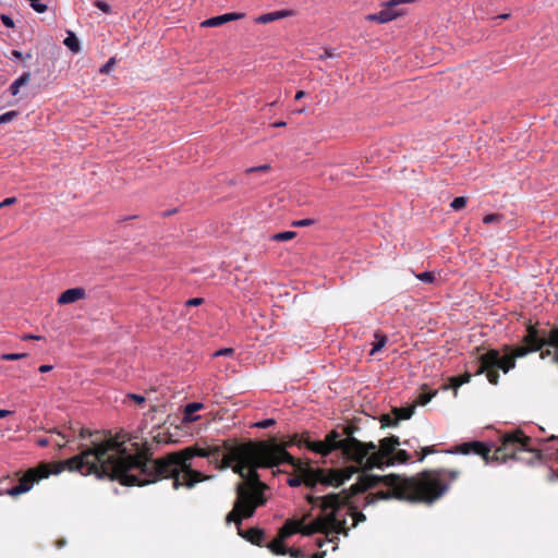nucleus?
<instances>
[{"label":"nucleus","instance_id":"obj_42","mask_svg":"<svg viewBox=\"0 0 558 558\" xmlns=\"http://www.w3.org/2000/svg\"><path fill=\"white\" fill-rule=\"evenodd\" d=\"M204 300L202 298H193L186 301V306H198L203 304Z\"/></svg>","mask_w":558,"mask_h":558},{"label":"nucleus","instance_id":"obj_9","mask_svg":"<svg viewBox=\"0 0 558 558\" xmlns=\"http://www.w3.org/2000/svg\"><path fill=\"white\" fill-rule=\"evenodd\" d=\"M450 453H461V454H476L482 457L486 463L489 462H500V460L494 459V450L487 444L478 440H473L469 442H463L453 449L449 450Z\"/></svg>","mask_w":558,"mask_h":558},{"label":"nucleus","instance_id":"obj_26","mask_svg":"<svg viewBox=\"0 0 558 558\" xmlns=\"http://www.w3.org/2000/svg\"><path fill=\"white\" fill-rule=\"evenodd\" d=\"M26 353H3L0 355V360L3 361H16L26 357Z\"/></svg>","mask_w":558,"mask_h":558},{"label":"nucleus","instance_id":"obj_32","mask_svg":"<svg viewBox=\"0 0 558 558\" xmlns=\"http://www.w3.org/2000/svg\"><path fill=\"white\" fill-rule=\"evenodd\" d=\"M276 424V420L275 418H266V420H263V421H259L257 423L254 424V426L258 427V428H267L269 426H272Z\"/></svg>","mask_w":558,"mask_h":558},{"label":"nucleus","instance_id":"obj_63","mask_svg":"<svg viewBox=\"0 0 558 558\" xmlns=\"http://www.w3.org/2000/svg\"><path fill=\"white\" fill-rule=\"evenodd\" d=\"M415 456H416V459L418 460V457H421V450L420 451H415Z\"/></svg>","mask_w":558,"mask_h":558},{"label":"nucleus","instance_id":"obj_29","mask_svg":"<svg viewBox=\"0 0 558 558\" xmlns=\"http://www.w3.org/2000/svg\"><path fill=\"white\" fill-rule=\"evenodd\" d=\"M437 452L434 446H427L421 448V457H418V461L422 462L428 454Z\"/></svg>","mask_w":558,"mask_h":558},{"label":"nucleus","instance_id":"obj_24","mask_svg":"<svg viewBox=\"0 0 558 558\" xmlns=\"http://www.w3.org/2000/svg\"><path fill=\"white\" fill-rule=\"evenodd\" d=\"M416 278L425 283H433L436 279L435 274L432 271H424L415 275Z\"/></svg>","mask_w":558,"mask_h":558},{"label":"nucleus","instance_id":"obj_1","mask_svg":"<svg viewBox=\"0 0 558 558\" xmlns=\"http://www.w3.org/2000/svg\"><path fill=\"white\" fill-rule=\"evenodd\" d=\"M195 457L205 458L218 470L232 468L239 474L243 483L236 487V500L233 509L228 513L227 523L235 522L239 534L252 544L263 546L266 541L264 531L251 527L243 532L241 520L254 514L257 506L266 501L264 485L258 477L257 469H271L274 475L279 472V444L275 438L270 440L240 442L231 445L192 446L181 451L172 452L160 459H149L146 466L147 484L156 482L160 477L173 480L172 487L180 486L192 488L205 476L193 469Z\"/></svg>","mask_w":558,"mask_h":558},{"label":"nucleus","instance_id":"obj_59","mask_svg":"<svg viewBox=\"0 0 558 558\" xmlns=\"http://www.w3.org/2000/svg\"><path fill=\"white\" fill-rule=\"evenodd\" d=\"M271 239H272L274 241H279V240H280L279 233H275V234H272V235H271Z\"/></svg>","mask_w":558,"mask_h":558},{"label":"nucleus","instance_id":"obj_25","mask_svg":"<svg viewBox=\"0 0 558 558\" xmlns=\"http://www.w3.org/2000/svg\"><path fill=\"white\" fill-rule=\"evenodd\" d=\"M17 114V111L14 110L0 114V124H5L13 121Z\"/></svg>","mask_w":558,"mask_h":558},{"label":"nucleus","instance_id":"obj_16","mask_svg":"<svg viewBox=\"0 0 558 558\" xmlns=\"http://www.w3.org/2000/svg\"><path fill=\"white\" fill-rule=\"evenodd\" d=\"M63 44L74 53H77L81 50L80 40L71 31L68 32V36L63 40Z\"/></svg>","mask_w":558,"mask_h":558},{"label":"nucleus","instance_id":"obj_30","mask_svg":"<svg viewBox=\"0 0 558 558\" xmlns=\"http://www.w3.org/2000/svg\"><path fill=\"white\" fill-rule=\"evenodd\" d=\"M234 354V350L231 349V348H225V349H220L216 352L213 353V356L214 357H218V356H232Z\"/></svg>","mask_w":558,"mask_h":558},{"label":"nucleus","instance_id":"obj_41","mask_svg":"<svg viewBox=\"0 0 558 558\" xmlns=\"http://www.w3.org/2000/svg\"><path fill=\"white\" fill-rule=\"evenodd\" d=\"M296 233L294 231H281V242L290 241L295 238Z\"/></svg>","mask_w":558,"mask_h":558},{"label":"nucleus","instance_id":"obj_58","mask_svg":"<svg viewBox=\"0 0 558 558\" xmlns=\"http://www.w3.org/2000/svg\"><path fill=\"white\" fill-rule=\"evenodd\" d=\"M325 553H316L312 558H324Z\"/></svg>","mask_w":558,"mask_h":558},{"label":"nucleus","instance_id":"obj_45","mask_svg":"<svg viewBox=\"0 0 558 558\" xmlns=\"http://www.w3.org/2000/svg\"><path fill=\"white\" fill-rule=\"evenodd\" d=\"M51 442H52V439H50V438H46V437H45V438H39V439H37V445H38L39 447H47V446H48V445H50Z\"/></svg>","mask_w":558,"mask_h":558},{"label":"nucleus","instance_id":"obj_33","mask_svg":"<svg viewBox=\"0 0 558 558\" xmlns=\"http://www.w3.org/2000/svg\"><path fill=\"white\" fill-rule=\"evenodd\" d=\"M314 223L312 219H302V220H293L291 221V227H307Z\"/></svg>","mask_w":558,"mask_h":558},{"label":"nucleus","instance_id":"obj_40","mask_svg":"<svg viewBox=\"0 0 558 558\" xmlns=\"http://www.w3.org/2000/svg\"><path fill=\"white\" fill-rule=\"evenodd\" d=\"M96 7L105 13L111 12V7L105 1H97Z\"/></svg>","mask_w":558,"mask_h":558},{"label":"nucleus","instance_id":"obj_21","mask_svg":"<svg viewBox=\"0 0 558 558\" xmlns=\"http://www.w3.org/2000/svg\"><path fill=\"white\" fill-rule=\"evenodd\" d=\"M375 339H376V341L373 343V348L371 351L372 355L375 354L376 352L380 351L387 342V337L379 332L375 333Z\"/></svg>","mask_w":558,"mask_h":558},{"label":"nucleus","instance_id":"obj_15","mask_svg":"<svg viewBox=\"0 0 558 558\" xmlns=\"http://www.w3.org/2000/svg\"><path fill=\"white\" fill-rule=\"evenodd\" d=\"M31 74L28 72L23 73L19 78H16L10 85V93L12 96H16L20 92V88L26 85L29 82Z\"/></svg>","mask_w":558,"mask_h":558},{"label":"nucleus","instance_id":"obj_54","mask_svg":"<svg viewBox=\"0 0 558 558\" xmlns=\"http://www.w3.org/2000/svg\"><path fill=\"white\" fill-rule=\"evenodd\" d=\"M52 442L58 447L59 450L65 447V444H61V440H52Z\"/></svg>","mask_w":558,"mask_h":558},{"label":"nucleus","instance_id":"obj_22","mask_svg":"<svg viewBox=\"0 0 558 558\" xmlns=\"http://www.w3.org/2000/svg\"><path fill=\"white\" fill-rule=\"evenodd\" d=\"M379 422H380L383 428L393 427V426H397L399 423L398 418L395 417L392 412L389 414H383L379 418Z\"/></svg>","mask_w":558,"mask_h":558},{"label":"nucleus","instance_id":"obj_2","mask_svg":"<svg viewBox=\"0 0 558 558\" xmlns=\"http://www.w3.org/2000/svg\"><path fill=\"white\" fill-rule=\"evenodd\" d=\"M324 441L330 451L340 449L343 456L355 462L363 469L356 483L350 487L349 500L352 496L367 492L368 489L383 487L376 493H369L365 497V505H372L379 500H400L411 504H433L440 499L448 490L450 483L460 476L459 470L430 469L417 473L414 476L400 474L375 475L367 471L384 469L396 464L410 462L411 456L404 449H398L400 439L391 435L379 440V445L373 441L363 442L356 438H341L337 430L326 435Z\"/></svg>","mask_w":558,"mask_h":558},{"label":"nucleus","instance_id":"obj_17","mask_svg":"<svg viewBox=\"0 0 558 558\" xmlns=\"http://www.w3.org/2000/svg\"><path fill=\"white\" fill-rule=\"evenodd\" d=\"M204 408V404L203 403H199V402H191V403H187L185 405V410H184V418L186 421H196L197 420V416H193V414L197 411H199L201 409Z\"/></svg>","mask_w":558,"mask_h":558},{"label":"nucleus","instance_id":"obj_50","mask_svg":"<svg viewBox=\"0 0 558 558\" xmlns=\"http://www.w3.org/2000/svg\"><path fill=\"white\" fill-rule=\"evenodd\" d=\"M31 339H32V340H40V339H41V337H40V336H35V335H25V336L23 337V340H31Z\"/></svg>","mask_w":558,"mask_h":558},{"label":"nucleus","instance_id":"obj_19","mask_svg":"<svg viewBox=\"0 0 558 558\" xmlns=\"http://www.w3.org/2000/svg\"><path fill=\"white\" fill-rule=\"evenodd\" d=\"M279 20V11L262 14L257 16L254 22L257 24H266Z\"/></svg>","mask_w":558,"mask_h":558},{"label":"nucleus","instance_id":"obj_28","mask_svg":"<svg viewBox=\"0 0 558 558\" xmlns=\"http://www.w3.org/2000/svg\"><path fill=\"white\" fill-rule=\"evenodd\" d=\"M267 547L274 555H279V534H277L272 541L267 544Z\"/></svg>","mask_w":558,"mask_h":558},{"label":"nucleus","instance_id":"obj_27","mask_svg":"<svg viewBox=\"0 0 558 558\" xmlns=\"http://www.w3.org/2000/svg\"><path fill=\"white\" fill-rule=\"evenodd\" d=\"M31 7L38 13H44L47 11V5L41 3L39 0H27Z\"/></svg>","mask_w":558,"mask_h":558},{"label":"nucleus","instance_id":"obj_48","mask_svg":"<svg viewBox=\"0 0 558 558\" xmlns=\"http://www.w3.org/2000/svg\"><path fill=\"white\" fill-rule=\"evenodd\" d=\"M52 368H53L52 365H41L38 371L40 373H47V372H50Z\"/></svg>","mask_w":558,"mask_h":558},{"label":"nucleus","instance_id":"obj_61","mask_svg":"<svg viewBox=\"0 0 558 558\" xmlns=\"http://www.w3.org/2000/svg\"><path fill=\"white\" fill-rule=\"evenodd\" d=\"M403 445H405L408 447H412V444H411V441L409 439L404 440Z\"/></svg>","mask_w":558,"mask_h":558},{"label":"nucleus","instance_id":"obj_49","mask_svg":"<svg viewBox=\"0 0 558 558\" xmlns=\"http://www.w3.org/2000/svg\"><path fill=\"white\" fill-rule=\"evenodd\" d=\"M130 397L135 400L137 403H142L145 401V398L140 395H130Z\"/></svg>","mask_w":558,"mask_h":558},{"label":"nucleus","instance_id":"obj_39","mask_svg":"<svg viewBox=\"0 0 558 558\" xmlns=\"http://www.w3.org/2000/svg\"><path fill=\"white\" fill-rule=\"evenodd\" d=\"M73 432L74 430L72 428H68L64 432H59L58 436H60L62 439H65L66 441H70L71 438L73 437Z\"/></svg>","mask_w":558,"mask_h":558},{"label":"nucleus","instance_id":"obj_31","mask_svg":"<svg viewBox=\"0 0 558 558\" xmlns=\"http://www.w3.org/2000/svg\"><path fill=\"white\" fill-rule=\"evenodd\" d=\"M501 215H498V214H489V215H486L483 219L484 223L488 225V223H493V222H499L501 221Z\"/></svg>","mask_w":558,"mask_h":558},{"label":"nucleus","instance_id":"obj_34","mask_svg":"<svg viewBox=\"0 0 558 558\" xmlns=\"http://www.w3.org/2000/svg\"><path fill=\"white\" fill-rule=\"evenodd\" d=\"M435 395H436V392H433V393H421L418 396V403L421 405L427 404Z\"/></svg>","mask_w":558,"mask_h":558},{"label":"nucleus","instance_id":"obj_20","mask_svg":"<svg viewBox=\"0 0 558 558\" xmlns=\"http://www.w3.org/2000/svg\"><path fill=\"white\" fill-rule=\"evenodd\" d=\"M350 514L353 519V527H355L360 522H363L366 520V517L364 513L356 510V507L350 506L347 513Z\"/></svg>","mask_w":558,"mask_h":558},{"label":"nucleus","instance_id":"obj_10","mask_svg":"<svg viewBox=\"0 0 558 558\" xmlns=\"http://www.w3.org/2000/svg\"><path fill=\"white\" fill-rule=\"evenodd\" d=\"M405 1L407 0H391L386 4V7L381 11H379L377 13L368 14L366 16V20H368L371 22H377V23L390 22V21L397 19L398 16L402 15V12L399 11L397 9V7L400 3H403Z\"/></svg>","mask_w":558,"mask_h":558},{"label":"nucleus","instance_id":"obj_56","mask_svg":"<svg viewBox=\"0 0 558 558\" xmlns=\"http://www.w3.org/2000/svg\"><path fill=\"white\" fill-rule=\"evenodd\" d=\"M304 95H305V93H304L303 90H299V92L295 94L294 98L298 100V99H301Z\"/></svg>","mask_w":558,"mask_h":558},{"label":"nucleus","instance_id":"obj_18","mask_svg":"<svg viewBox=\"0 0 558 558\" xmlns=\"http://www.w3.org/2000/svg\"><path fill=\"white\" fill-rule=\"evenodd\" d=\"M472 377V374L470 372H465L461 376L450 377V387L454 390L457 393V389L461 387L463 384H466L470 381Z\"/></svg>","mask_w":558,"mask_h":558},{"label":"nucleus","instance_id":"obj_37","mask_svg":"<svg viewBox=\"0 0 558 558\" xmlns=\"http://www.w3.org/2000/svg\"><path fill=\"white\" fill-rule=\"evenodd\" d=\"M269 169H270L269 165H263V166H259V167L248 168L246 170V173L251 174V173H254V172H265V171H268Z\"/></svg>","mask_w":558,"mask_h":558},{"label":"nucleus","instance_id":"obj_13","mask_svg":"<svg viewBox=\"0 0 558 558\" xmlns=\"http://www.w3.org/2000/svg\"><path fill=\"white\" fill-rule=\"evenodd\" d=\"M302 442H304L307 449L322 456H328L331 452L330 447H328L324 440L311 441L308 439H299L298 436L294 437L293 444L301 446Z\"/></svg>","mask_w":558,"mask_h":558},{"label":"nucleus","instance_id":"obj_47","mask_svg":"<svg viewBox=\"0 0 558 558\" xmlns=\"http://www.w3.org/2000/svg\"><path fill=\"white\" fill-rule=\"evenodd\" d=\"M89 436H92V433H90L88 429H84V428H82V429H81V432H80V438H83V439H84V438H87V437H89Z\"/></svg>","mask_w":558,"mask_h":558},{"label":"nucleus","instance_id":"obj_43","mask_svg":"<svg viewBox=\"0 0 558 558\" xmlns=\"http://www.w3.org/2000/svg\"><path fill=\"white\" fill-rule=\"evenodd\" d=\"M336 54L332 49H325L324 53L319 56V60H325L327 58H333Z\"/></svg>","mask_w":558,"mask_h":558},{"label":"nucleus","instance_id":"obj_53","mask_svg":"<svg viewBox=\"0 0 558 558\" xmlns=\"http://www.w3.org/2000/svg\"><path fill=\"white\" fill-rule=\"evenodd\" d=\"M292 15V11L281 10V19Z\"/></svg>","mask_w":558,"mask_h":558},{"label":"nucleus","instance_id":"obj_52","mask_svg":"<svg viewBox=\"0 0 558 558\" xmlns=\"http://www.w3.org/2000/svg\"><path fill=\"white\" fill-rule=\"evenodd\" d=\"M10 414H11V411L0 409V418L7 417Z\"/></svg>","mask_w":558,"mask_h":558},{"label":"nucleus","instance_id":"obj_62","mask_svg":"<svg viewBox=\"0 0 558 558\" xmlns=\"http://www.w3.org/2000/svg\"><path fill=\"white\" fill-rule=\"evenodd\" d=\"M57 545H58V547H62V546L64 545V541H60V542H58V544H57Z\"/></svg>","mask_w":558,"mask_h":558},{"label":"nucleus","instance_id":"obj_4","mask_svg":"<svg viewBox=\"0 0 558 558\" xmlns=\"http://www.w3.org/2000/svg\"><path fill=\"white\" fill-rule=\"evenodd\" d=\"M308 502L314 507H319L322 514L307 524L287 522L281 526V556L290 554L292 558H303L301 549H291L283 544V539L295 532L303 535H312L322 533L326 536L330 534L348 535L347 521L339 518L342 507L349 506V495L343 493L327 494L324 496H315L314 492L306 495Z\"/></svg>","mask_w":558,"mask_h":558},{"label":"nucleus","instance_id":"obj_3","mask_svg":"<svg viewBox=\"0 0 558 558\" xmlns=\"http://www.w3.org/2000/svg\"><path fill=\"white\" fill-rule=\"evenodd\" d=\"M133 449L125 446L124 441L106 439L102 442H93L92 448H86L80 454L56 463L54 470H29L19 484L9 490V495L17 496L27 493L41 478L50 473L59 474L64 470L77 471L82 475L94 474L98 478L108 477L119 481L122 485H146V466L148 458L140 452L136 444H131Z\"/></svg>","mask_w":558,"mask_h":558},{"label":"nucleus","instance_id":"obj_23","mask_svg":"<svg viewBox=\"0 0 558 558\" xmlns=\"http://www.w3.org/2000/svg\"><path fill=\"white\" fill-rule=\"evenodd\" d=\"M466 202H468L466 197H464V196H459V197H456V198L451 202L450 207H451L453 210H460V209H462V208H464V207H465Z\"/></svg>","mask_w":558,"mask_h":558},{"label":"nucleus","instance_id":"obj_8","mask_svg":"<svg viewBox=\"0 0 558 558\" xmlns=\"http://www.w3.org/2000/svg\"><path fill=\"white\" fill-rule=\"evenodd\" d=\"M524 345L529 347L532 352H537L545 345L558 348V327L546 330H538L535 325H527L526 333L522 338Z\"/></svg>","mask_w":558,"mask_h":558},{"label":"nucleus","instance_id":"obj_12","mask_svg":"<svg viewBox=\"0 0 558 558\" xmlns=\"http://www.w3.org/2000/svg\"><path fill=\"white\" fill-rule=\"evenodd\" d=\"M86 296L84 288H72L62 292L58 298L59 304H71L76 301L83 300Z\"/></svg>","mask_w":558,"mask_h":558},{"label":"nucleus","instance_id":"obj_60","mask_svg":"<svg viewBox=\"0 0 558 558\" xmlns=\"http://www.w3.org/2000/svg\"><path fill=\"white\" fill-rule=\"evenodd\" d=\"M324 541L322 538H317L316 544L318 547L323 546Z\"/></svg>","mask_w":558,"mask_h":558},{"label":"nucleus","instance_id":"obj_5","mask_svg":"<svg viewBox=\"0 0 558 558\" xmlns=\"http://www.w3.org/2000/svg\"><path fill=\"white\" fill-rule=\"evenodd\" d=\"M290 442L291 441H286L283 437H281V464L289 463L295 469V475L288 478V484L291 487H296L302 484L313 490L316 489L317 485L338 487L355 472L354 468H348L345 470L312 469L307 463L294 459L293 456L287 451L286 447Z\"/></svg>","mask_w":558,"mask_h":558},{"label":"nucleus","instance_id":"obj_51","mask_svg":"<svg viewBox=\"0 0 558 558\" xmlns=\"http://www.w3.org/2000/svg\"><path fill=\"white\" fill-rule=\"evenodd\" d=\"M12 58L14 59H21L23 57L22 52L20 50H13L11 52Z\"/></svg>","mask_w":558,"mask_h":558},{"label":"nucleus","instance_id":"obj_57","mask_svg":"<svg viewBox=\"0 0 558 558\" xmlns=\"http://www.w3.org/2000/svg\"><path fill=\"white\" fill-rule=\"evenodd\" d=\"M509 17H510L509 13H504V14H500L499 16H497V19H501V20H508Z\"/></svg>","mask_w":558,"mask_h":558},{"label":"nucleus","instance_id":"obj_46","mask_svg":"<svg viewBox=\"0 0 558 558\" xmlns=\"http://www.w3.org/2000/svg\"><path fill=\"white\" fill-rule=\"evenodd\" d=\"M15 202H16L15 197H8L4 201L0 202V204H1V207H4V206H10V205L14 204Z\"/></svg>","mask_w":558,"mask_h":558},{"label":"nucleus","instance_id":"obj_36","mask_svg":"<svg viewBox=\"0 0 558 558\" xmlns=\"http://www.w3.org/2000/svg\"><path fill=\"white\" fill-rule=\"evenodd\" d=\"M357 427L354 425H347L343 427V434L347 436L345 438H355L353 435Z\"/></svg>","mask_w":558,"mask_h":558},{"label":"nucleus","instance_id":"obj_64","mask_svg":"<svg viewBox=\"0 0 558 558\" xmlns=\"http://www.w3.org/2000/svg\"><path fill=\"white\" fill-rule=\"evenodd\" d=\"M271 125H272L274 128H279V122H274Z\"/></svg>","mask_w":558,"mask_h":558},{"label":"nucleus","instance_id":"obj_7","mask_svg":"<svg viewBox=\"0 0 558 558\" xmlns=\"http://www.w3.org/2000/svg\"><path fill=\"white\" fill-rule=\"evenodd\" d=\"M501 444L494 449V459L500 462L514 460L526 465H534L543 460L539 450L534 449L532 439L520 429L501 436Z\"/></svg>","mask_w":558,"mask_h":558},{"label":"nucleus","instance_id":"obj_11","mask_svg":"<svg viewBox=\"0 0 558 558\" xmlns=\"http://www.w3.org/2000/svg\"><path fill=\"white\" fill-rule=\"evenodd\" d=\"M243 16L242 13H226L222 15L214 16L210 19H207L201 23L202 27H217L221 26L225 23L239 20Z\"/></svg>","mask_w":558,"mask_h":558},{"label":"nucleus","instance_id":"obj_35","mask_svg":"<svg viewBox=\"0 0 558 558\" xmlns=\"http://www.w3.org/2000/svg\"><path fill=\"white\" fill-rule=\"evenodd\" d=\"M116 63V59L114 58H110L101 68H100V73L102 74H106V73H109L110 70L112 69L113 64Z\"/></svg>","mask_w":558,"mask_h":558},{"label":"nucleus","instance_id":"obj_55","mask_svg":"<svg viewBox=\"0 0 558 558\" xmlns=\"http://www.w3.org/2000/svg\"><path fill=\"white\" fill-rule=\"evenodd\" d=\"M553 362L558 364V348H555Z\"/></svg>","mask_w":558,"mask_h":558},{"label":"nucleus","instance_id":"obj_14","mask_svg":"<svg viewBox=\"0 0 558 558\" xmlns=\"http://www.w3.org/2000/svg\"><path fill=\"white\" fill-rule=\"evenodd\" d=\"M415 405L410 407H401V408H393L392 414L396 418H398V422L401 420H409L414 414Z\"/></svg>","mask_w":558,"mask_h":558},{"label":"nucleus","instance_id":"obj_6","mask_svg":"<svg viewBox=\"0 0 558 558\" xmlns=\"http://www.w3.org/2000/svg\"><path fill=\"white\" fill-rule=\"evenodd\" d=\"M502 351L505 353L502 356L496 349H490L487 352L480 354L475 362L476 369L474 375L478 376L485 374L489 384L498 385L499 369L507 374L515 367L517 359L524 357L532 352L531 349L524 344L514 348L505 345Z\"/></svg>","mask_w":558,"mask_h":558},{"label":"nucleus","instance_id":"obj_38","mask_svg":"<svg viewBox=\"0 0 558 558\" xmlns=\"http://www.w3.org/2000/svg\"><path fill=\"white\" fill-rule=\"evenodd\" d=\"M0 19H1V22L3 23V25H4L5 27H9V28L14 27V21H13V20H12V17H10L9 15H7V14H1Z\"/></svg>","mask_w":558,"mask_h":558},{"label":"nucleus","instance_id":"obj_44","mask_svg":"<svg viewBox=\"0 0 558 558\" xmlns=\"http://www.w3.org/2000/svg\"><path fill=\"white\" fill-rule=\"evenodd\" d=\"M539 351H541L539 357L542 360H545V359H547L549 356L553 359V356H554V352L551 350H549V349H546V350H542L541 349Z\"/></svg>","mask_w":558,"mask_h":558}]
</instances>
